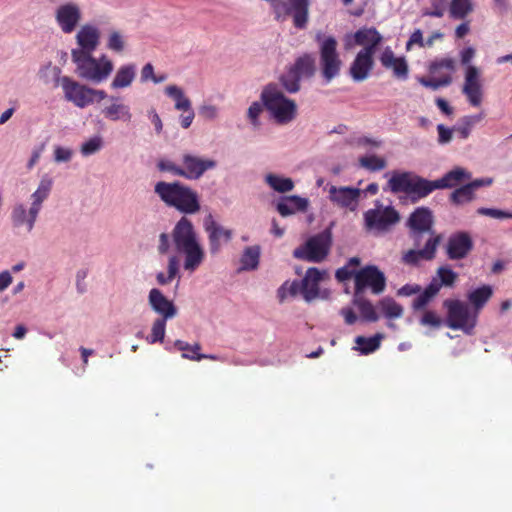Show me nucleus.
<instances>
[{"mask_svg": "<svg viewBox=\"0 0 512 512\" xmlns=\"http://www.w3.org/2000/svg\"><path fill=\"white\" fill-rule=\"evenodd\" d=\"M154 190L164 203L175 207L180 212L193 214L200 210L197 193L180 182L160 181L155 185Z\"/></svg>", "mask_w": 512, "mask_h": 512, "instance_id": "nucleus-1", "label": "nucleus"}, {"mask_svg": "<svg viewBox=\"0 0 512 512\" xmlns=\"http://www.w3.org/2000/svg\"><path fill=\"white\" fill-rule=\"evenodd\" d=\"M261 100L278 124H288L296 118L297 105L287 98L276 84H268L261 93Z\"/></svg>", "mask_w": 512, "mask_h": 512, "instance_id": "nucleus-2", "label": "nucleus"}, {"mask_svg": "<svg viewBox=\"0 0 512 512\" xmlns=\"http://www.w3.org/2000/svg\"><path fill=\"white\" fill-rule=\"evenodd\" d=\"M388 186L391 192L395 194L405 193L408 195L413 203L427 197L436 190L434 181L411 172L394 173L388 181Z\"/></svg>", "mask_w": 512, "mask_h": 512, "instance_id": "nucleus-3", "label": "nucleus"}, {"mask_svg": "<svg viewBox=\"0 0 512 512\" xmlns=\"http://www.w3.org/2000/svg\"><path fill=\"white\" fill-rule=\"evenodd\" d=\"M319 50V65L323 79L330 83L336 78L342 68V60L338 51V41L332 35L319 31L315 35Z\"/></svg>", "mask_w": 512, "mask_h": 512, "instance_id": "nucleus-4", "label": "nucleus"}, {"mask_svg": "<svg viewBox=\"0 0 512 512\" xmlns=\"http://www.w3.org/2000/svg\"><path fill=\"white\" fill-rule=\"evenodd\" d=\"M72 61L76 65V73L82 79L92 83L105 81L113 71L112 61L102 55L96 59L92 54L84 55L82 52L71 53Z\"/></svg>", "mask_w": 512, "mask_h": 512, "instance_id": "nucleus-5", "label": "nucleus"}, {"mask_svg": "<svg viewBox=\"0 0 512 512\" xmlns=\"http://www.w3.org/2000/svg\"><path fill=\"white\" fill-rule=\"evenodd\" d=\"M332 245V234L326 229L310 237L304 245L296 248L293 256L297 259L319 263L329 254Z\"/></svg>", "mask_w": 512, "mask_h": 512, "instance_id": "nucleus-6", "label": "nucleus"}, {"mask_svg": "<svg viewBox=\"0 0 512 512\" xmlns=\"http://www.w3.org/2000/svg\"><path fill=\"white\" fill-rule=\"evenodd\" d=\"M55 77V86H61L64 97L67 101L73 103L78 108H85L92 104L90 98V87L80 84L68 76H61V69L57 66L52 67Z\"/></svg>", "mask_w": 512, "mask_h": 512, "instance_id": "nucleus-7", "label": "nucleus"}, {"mask_svg": "<svg viewBox=\"0 0 512 512\" xmlns=\"http://www.w3.org/2000/svg\"><path fill=\"white\" fill-rule=\"evenodd\" d=\"M443 306L447 309L446 325L453 330L469 333L476 325V317L471 315L467 304L460 300L446 299Z\"/></svg>", "mask_w": 512, "mask_h": 512, "instance_id": "nucleus-8", "label": "nucleus"}, {"mask_svg": "<svg viewBox=\"0 0 512 512\" xmlns=\"http://www.w3.org/2000/svg\"><path fill=\"white\" fill-rule=\"evenodd\" d=\"M386 278L376 266L368 265L355 273V292L359 297L366 288H370L374 294H380L385 290Z\"/></svg>", "mask_w": 512, "mask_h": 512, "instance_id": "nucleus-9", "label": "nucleus"}, {"mask_svg": "<svg viewBox=\"0 0 512 512\" xmlns=\"http://www.w3.org/2000/svg\"><path fill=\"white\" fill-rule=\"evenodd\" d=\"M399 220L400 215L392 206L369 209L364 213V221L368 230L385 232L398 223Z\"/></svg>", "mask_w": 512, "mask_h": 512, "instance_id": "nucleus-10", "label": "nucleus"}, {"mask_svg": "<svg viewBox=\"0 0 512 512\" xmlns=\"http://www.w3.org/2000/svg\"><path fill=\"white\" fill-rule=\"evenodd\" d=\"M462 93L473 107H479L483 99L480 71L476 66L468 65L465 71Z\"/></svg>", "mask_w": 512, "mask_h": 512, "instance_id": "nucleus-11", "label": "nucleus"}, {"mask_svg": "<svg viewBox=\"0 0 512 512\" xmlns=\"http://www.w3.org/2000/svg\"><path fill=\"white\" fill-rule=\"evenodd\" d=\"M205 231L208 234L209 249L211 254H217L223 243H228L233 236L231 229H226L217 223L212 215H208L204 222Z\"/></svg>", "mask_w": 512, "mask_h": 512, "instance_id": "nucleus-12", "label": "nucleus"}, {"mask_svg": "<svg viewBox=\"0 0 512 512\" xmlns=\"http://www.w3.org/2000/svg\"><path fill=\"white\" fill-rule=\"evenodd\" d=\"M362 191L354 187H336L331 185L328 188L329 200L338 207L355 211Z\"/></svg>", "mask_w": 512, "mask_h": 512, "instance_id": "nucleus-13", "label": "nucleus"}, {"mask_svg": "<svg viewBox=\"0 0 512 512\" xmlns=\"http://www.w3.org/2000/svg\"><path fill=\"white\" fill-rule=\"evenodd\" d=\"M473 249V240L468 232L459 231L449 236L446 253L450 260L465 258Z\"/></svg>", "mask_w": 512, "mask_h": 512, "instance_id": "nucleus-14", "label": "nucleus"}, {"mask_svg": "<svg viewBox=\"0 0 512 512\" xmlns=\"http://www.w3.org/2000/svg\"><path fill=\"white\" fill-rule=\"evenodd\" d=\"M182 164L183 166L181 168L184 174H181V177L196 180L207 170L215 168L217 163L212 159H203L187 153L182 157Z\"/></svg>", "mask_w": 512, "mask_h": 512, "instance_id": "nucleus-15", "label": "nucleus"}, {"mask_svg": "<svg viewBox=\"0 0 512 512\" xmlns=\"http://www.w3.org/2000/svg\"><path fill=\"white\" fill-rule=\"evenodd\" d=\"M325 270H319L316 267L308 268L305 276L301 280V295L307 302H311L320 297L319 283L328 278Z\"/></svg>", "mask_w": 512, "mask_h": 512, "instance_id": "nucleus-16", "label": "nucleus"}, {"mask_svg": "<svg viewBox=\"0 0 512 512\" xmlns=\"http://www.w3.org/2000/svg\"><path fill=\"white\" fill-rule=\"evenodd\" d=\"M441 235L429 237L423 249H410L403 254L402 260L408 265H417L421 260L431 261L435 258L436 250L441 242Z\"/></svg>", "mask_w": 512, "mask_h": 512, "instance_id": "nucleus-17", "label": "nucleus"}, {"mask_svg": "<svg viewBox=\"0 0 512 512\" xmlns=\"http://www.w3.org/2000/svg\"><path fill=\"white\" fill-rule=\"evenodd\" d=\"M76 42L78 48L72 49L71 53L92 54L100 43L99 29L93 25H83L76 34Z\"/></svg>", "mask_w": 512, "mask_h": 512, "instance_id": "nucleus-18", "label": "nucleus"}, {"mask_svg": "<svg viewBox=\"0 0 512 512\" xmlns=\"http://www.w3.org/2000/svg\"><path fill=\"white\" fill-rule=\"evenodd\" d=\"M81 20V11L77 4L67 3L61 5L56 10V21L61 30L66 33H72Z\"/></svg>", "mask_w": 512, "mask_h": 512, "instance_id": "nucleus-19", "label": "nucleus"}, {"mask_svg": "<svg viewBox=\"0 0 512 512\" xmlns=\"http://www.w3.org/2000/svg\"><path fill=\"white\" fill-rule=\"evenodd\" d=\"M381 65L393 72V76L406 80L409 75V66L404 56H396L390 47H386L379 57Z\"/></svg>", "mask_w": 512, "mask_h": 512, "instance_id": "nucleus-20", "label": "nucleus"}, {"mask_svg": "<svg viewBox=\"0 0 512 512\" xmlns=\"http://www.w3.org/2000/svg\"><path fill=\"white\" fill-rule=\"evenodd\" d=\"M172 238L176 249L199 243L194 226L186 217H182L177 222L172 232Z\"/></svg>", "mask_w": 512, "mask_h": 512, "instance_id": "nucleus-21", "label": "nucleus"}, {"mask_svg": "<svg viewBox=\"0 0 512 512\" xmlns=\"http://www.w3.org/2000/svg\"><path fill=\"white\" fill-rule=\"evenodd\" d=\"M148 302L152 310L163 319H172L177 315V308L174 303L157 288L150 290Z\"/></svg>", "mask_w": 512, "mask_h": 512, "instance_id": "nucleus-22", "label": "nucleus"}, {"mask_svg": "<svg viewBox=\"0 0 512 512\" xmlns=\"http://www.w3.org/2000/svg\"><path fill=\"white\" fill-rule=\"evenodd\" d=\"M434 218L432 211L428 207L416 208L407 219L409 230L427 231L429 237L437 235L433 230Z\"/></svg>", "mask_w": 512, "mask_h": 512, "instance_id": "nucleus-23", "label": "nucleus"}, {"mask_svg": "<svg viewBox=\"0 0 512 512\" xmlns=\"http://www.w3.org/2000/svg\"><path fill=\"white\" fill-rule=\"evenodd\" d=\"M52 181L49 179L41 180L37 190L32 194V205L29 209V218L27 220V230L30 232L35 224L38 213L41 209L43 201L49 196Z\"/></svg>", "mask_w": 512, "mask_h": 512, "instance_id": "nucleus-24", "label": "nucleus"}, {"mask_svg": "<svg viewBox=\"0 0 512 512\" xmlns=\"http://www.w3.org/2000/svg\"><path fill=\"white\" fill-rule=\"evenodd\" d=\"M184 256L183 267L189 272H194L204 261L205 252L200 243L176 249Z\"/></svg>", "mask_w": 512, "mask_h": 512, "instance_id": "nucleus-25", "label": "nucleus"}, {"mask_svg": "<svg viewBox=\"0 0 512 512\" xmlns=\"http://www.w3.org/2000/svg\"><path fill=\"white\" fill-rule=\"evenodd\" d=\"M309 201L298 195L283 197L276 205L278 213L282 217H287L296 212H305L308 208Z\"/></svg>", "mask_w": 512, "mask_h": 512, "instance_id": "nucleus-26", "label": "nucleus"}, {"mask_svg": "<svg viewBox=\"0 0 512 512\" xmlns=\"http://www.w3.org/2000/svg\"><path fill=\"white\" fill-rule=\"evenodd\" d=\"M471 179V173L462 167H455L448 171L440 179L434 180L436 189H447L458 186Z\"/></svg>", "mask_w": 512, "mask_h": 512, "instance_id": "nucleus-27", "label": "nucleus"}, {"mask_svg": "<svg viewBox=\"0 0 512 512\" xmlns=\"http://www.w3.org/2000/svg\"><path fill=\"white\" fill-rule=\"evenodd\" d=\"M293 24L298 29H304L308 22L310 0H288Z\"/></svg>", "mask_w": 512, "mask_h": 512, "instance_id": "nucleus-28", "label": "nucleus"}, {"mask_svg": "<svg viewBox=\"0 0 512 512\" xmlns=\"http://www.w3.org/2000/svg\"><path fill=\"white\" fill-rule=\"evenodd\" d=\"M111 104L102 110L105 118L112 121H130L132 114L128 105L120 102L119 97L111 96Z\"/></svg>", "mask_w": 512, "mask_h": 512, "instance_id": "nucleus-29", "label": "nucleus"}, {"mask_svg": "<svg viewBox=\"0 0 512 512\" xmlns=\"http://www.w3.org/2000/svg\"><path fill=\"white\" fill-rule=\"evenodd\" d=\"M136 77V65L133 63L125 64L119 67L115 76L110 84L114 90L124 89L129 87Z\"/></svg>", "mask_w": 512, "mask_h": 512, "instance_id": "nucleus-30", "label": "nucleus"}, {"mask_svg": "<svg viewBox=\"0 0 512 512\" xmlns=\"http://www.w3.org/2000/svg\"><path fill=\"white\" fill-rule=\"evenodd\" d=\"M373 66V59H368L362 56V54L357 53L354 61L350 66V75L355 81H363L369 76Z\"/></svg>", "mask_w": 512, "mask_h": 512, "instance_id": "nucleus-31", "label": "nucleus"}, {"mask_svg": "<svg viewBox=\"0 0 512 512\" xmlns=\"http://www.w3.org/2000/svg\"><path fill=\"white\" fill-rule=\"evenodd\" d=\"M290 68L295 71L300 78H311L316 71L315 58L310 53H304L296 58Z\"/></svg>", "mask_w": 512, "mask_h": 512, "instance_id": "nucleus-32", "label": "nucleus"}, {"mask_svg": "<svg viewBox=\"0 0 512 512\" xmlns=\"http://www.w3.org/2000/svg\"><path fill=\"white\" fill-rule=\"evenodd\" d=\"M492 295L493 289L490 285H483L468 293L467 299L472 305L476 315L486 305Z\"/></svg>", "mask_w": 512, "mask_h": 512, "instance_id": "nucleus-33", "label": "nucleus"}, {"mask_svg": "<svg viewBox=\"0 0 512 512\" xmlns=\"http://www.w3.org/2000/svg\"><path fill=\"white\" fill-rule=\"evenodd\" d=\"M354 40L357 45H367L373 43L379 45L383 37L374 27H363L358 29L354 34Z\"/></svg>", "mask_w": 512, "mask_h": 512, "instance_id": "nucleus-34", "label": "nucleus"}, {"mask_svg": "<svg viewBox=\"0 0 512 512\" xmlns=\"http://www.w3.org/2000/svg\"><path fill=\"white\" fill-rule=\"evenodd\" d=\"M174 345L180 351H186V349H191L193 351V355H190L187 353H182V357L185 359H189L192 361H201L203 359H211V360L218 359V357L216 355H208V354L200 353L201 345L199 343L190 345L189 343H187L185 341L176 340Z\"/></svg>", "mask_w": 512, "mask_h": 512, "instance_id": "nucleus-35", "label": "nucleus"}, {"mask_svg": "<svg viewBox=\"0 0 512 512\" xmlns=\"http://www.w3.org/2000/svg\"><path fill=\"white\" fill-rule=\"evenodd\" d=\"M430 74L433 76H440L441 74H452L456 70V62L452 58H439L430 62L428 66Z\"/></svg>", "mask_w": 512, "mask_h": 512, "instance_id": "nucleus-36", "label": "nucleus"}, {"mask_svg": "<svg viewBox=\"0 0 512 512\" xmlns=\"http://www.w3.org/2000/svg\"><path fill=\"white\" fill-rule=\"evenodd\" d=\"M353 304L358 308L361 318L367 322H376L379 319L373 304L366 300L363 295H354Z\"/></svg>", "mask_w": 512, "mask_h": 512, "instance_id": "nucleus-37", "label": "nucleus"}, {"mask_svg": "<svg viewBox=\"0 0 512 512\" xmlns=\"http://www.w3.org/2000/svg\"><path fill=\"white\" fill-rule=\"evenodd\" d=\"M439 293V287L436 282H430L429 285L414 299L412 308L415 311L423 310L429 302Z\"/></svg>", "mask_w": 512, "mask_h": 512, "instance_id": "nucleus-38", "label": "nucleus"}, {"mask_svg": "<svg viewBox=\"0 0 512 512\" xmlns=\"http://www.w3.org/2000/svg\"><path fill=\"white\" fill-rule=\"evenodd\" d=\"M259 259L260 247L258 245L246 247L241 256V269L255 270L259 265Z\"/></svg>", "mask_w": 512, "mask_h": 512, "instance_id": "nucleus-39", "label": "nucleus"}, {"mask_svg": "<svg viewBox=\"0 0 512 512\" xmlns=\"http://www.w3.org/2000/svg\"><path fill=\"white\" fill-rule=\"evenodd\" d=\"M473 11L472 0H451L449 14L453 19H464Z\"/></svg>", "mask_w": 512, "mask_h": 512, "instance_id": "nucleus-40", "label": "nucleus"}, {"mask_svg": "<svg viewBox=\"0 0 512 512\" xmlns=\"http://www.w3.org/2000/svg\"><path fill=\"white\" fill-rule=\"evenodd\" d=\"M166 94L175 101L177 110L187 111L191 108V101L184 95L183 90L176 85H169L165 88Z\"/></svg>", "mask_w": 512, "mask_h": 512, "instance_id": "nucleus-41", "label": "nucleus"}, {"mask_svg": "<svg viewBox=\"0 0 512 512\" xmlns=\"http://www.w3.org/2000/svg\"><path fill=\"white\" fill-rule=\"evenodd\" d=\"M265 180L273 190L279 193H286L294 188V182L291 178L268 174L266 175Z\"/></svg>", "mask_w": 512, "mask_h": 512, "instance_id": "nucleus-42", "label": "nucleus"}, {"mask_svg": "<svg viewBox=\"0 0 512 512\" xmlns=\"http://www.w3.org/2000/svg\"><path fill=\"white\" fill-rule=\"evenodd\" d=\"M436 274L437 276L433 277L431 282H436L439 290L442 286L452 287L458 278V274L447 266L439 267Z\"/></svg>", "mask_w": 512, "mask_h": 512, "instance_id": "nucleus-43", "label": "nucleus"}, {"mask_svg": "<svg viewBox=\"0 0 512 512\" xmlns=\"http://www.w3.org/2000/svg\"><path fill=\"white\" fill-rule=\"evenodd\" d=\"M378 305L386 318H400L403 315V307L393 298H383Z\"/></svg>", "mask_w": 512, "mask_h": 512, "instance_id": "nucleus-44", "label": "nucleus"}, {"mask_svg": "<svg viewBox=\"0 0 512 512\" xmlns=\"http://www.w3.org/2000/svg\"><path fill=\"white\" fill-rule=\"evenodd\" d=\"M301 79L302 78L289 67V69L280 76L279 81L288 93H296L300 90Z\"/></svg>", "mask_w": 512, "mask_h": 512, "instance_id": "nucleus-45", "label": "nucleus"}, {"mask_svg": "<svg viewBox=\"0 0 512 512\" xmlns=\"http://www.w3.org/2000/svg\"><path fill=\"white\" fill-rule=\"evenodd\" d=\"M382 335L376 334L372 337L357 336L355 343L359 346L362 354L367 355L376 351L381 343Z\"/></svg>", "mask_w": 512, "mask_h": 512, "instance_id": "nucleus-46", "label": "nucleus"}, {"mask_svg": "<svg viewBox=\"0 0 512 512\" xmlns=\"http://www.w3.org/2000/svg\"><path fill=\"white\" fill-rule=\"evenodd\" d=\"M452 76L449 74H441L440 76L432 77V78H426V77H420L418 78V81L421 85H423L426 88H430L432 90H437L440 87H446L449 86L452 83Z\"/></svg>", "mask_w": 512, "mask_h": 512, "instance_id": "nucleus-47", "label": "nucleus"}, {"mask_svg": "<svg viewBox=\"0 0 512 512\" xmlns=\"http://www.w3.org/2000/svg\"><path fill=\"white\" fill-rule=\"evenodd\" d=\"M474 199V193L467 184L456 188L450 195V201L455 205L470 202Z\"/></svg>", "mask_w": 512, "mask_h": 512, "instance_id": "nucleus-48", "label": "nucleus"}, {"mask_svg": "<svg viewBox=\"0 0 512 512\" xmlns=\"http://www.w3.org/2000/svg\"><path fill=\"white\" fill-rule=\"evenodd\" d=\"M361 167L369 171H380L386 167V161L376 155L364 156L359 159Z\"/></svg>", "mask_w": 512, "mask_h": 512, "instance_id": "nucleus-49", "label": "nucleus"}, {"mask_svg": "<svg viewBox=\"0 0 512 512\" xmlns=\"http://www.w3.org/2000/svg\"><path fill=\"white\" fill-rule=\"evenodd\" d=\"M166 321H167V319H163V318H157L154 321V323L152 325V329H151V334L148 337V341L150 343L163 341L164 336H165Z\"/></svg>", "mask_w": 512, "mask_h": 512, "instance_id": "nucleus-50", "label": "nucleus"}, {"mask_svg": "<svg viewBox=\"0 0 512 512\" xmlns=\"http://www.w3.org/2000/svg\"><path fill=\"white\" fill-rule=\"evenodd\" d=\"M270 3L273 12L275 14V18L277 20H285L290 15L288 1L285 2L283 0H266Z\"/></svg>", "mask_w": 512, "mask_h": 512, "instance_id": "nucleus-51", "label": "nucleus"}, {"mask_svg": "<svg viewBox=\"0 0 512 512\" xmlns=\"http://www.w3.org/2000/svg\"><path fill=\"white\" fill-rule=\"evenodd\" d=\"M103 146V140L100 136L90 138L82 144L81 153L83 156H89L99 151Z\"/></svg>", "mask_w": 512, "mask_h": 512, "instance_id": "nucleus-52", "label": "nucleus"}, {"mask_svg": "<svg viewBox=\"0 0 512 512\" xmlns=\"http://www.w3.org/2000/svg\"><path fill=\"white\" fill-rule=\"evenodd\" d=\"M448 5V0H431V8L426 9L423 15L441 18L444 16Z\"/></svg>", "mask_w": 512, "mask_h": 512, "instance_id": "nucleus-53", "label": "nucleus"}, {"mask_svg": "<svg viewBox=\"0 0 512 512\" xmlns=\"http://www.w3.org/2000/svg\"><path fill=\"white\" fill-rule=\"evenodd\" d=\"M443 321L441 317L432 310H426L420 319V324L423 326H429L433 328L441 327Z\"/></svg>", "mask_w": 512, "mask_h": 512, "instance_id": "nucleus-54", "label": "nucleus"}, {"mask_svg": "<svg viewBox=\"0 0 512 512\" xmlns=\"http://www.w3.org/2000/svg\"><path fill=\"white\" fill-rule=\"evenodd\" d=\"M477 214L495 219H512V212L503 211L496 208L481 207L477 209Z\"/></svg>", "mask_w": 512, "mask_h": 512, "instance_id": "nucleus-55", "label": "nucleus"}, {"mask_svg": "<svg viewBox=\"0 0 512 512\" xmlns=\"http://www.w3.org/2000/svg\"><path fill=\"white\" fill-rule=\"evenodd\" d=\"M11 218H12L14 226H16V227L22 226L24 224L27 225V220L29 218V215L27 216L26 209H25L24 205H22V204L16 205L13 208Z\"/></svg>", "mask_w": 512, "mask_h": 512, "instance_id": "nucleus-56", "label": "nucleus"}, {"mask_svg": "<svg viewBox=\"0 0 512 512\" xmlns=\"http://www.w3.org/2000/svg\"><path fill=\"white\" fill-rule=\"evenodd\" d=\"M107 47L116 52H121L124 49V40L119 32L114 31L110 34Z\"/></svg>", "mask_w": 512, "mask_h": 512, "instance_id": "nucleus-57", "label": "nucleus"}, {"mask_svg": "<svg viewBox=\"0 0 512 512\" xmlns=\"http://www.w3.org/2000/svg\"><path fill=\"white\" fill-rule=\"evenodd\" d=\"M157 167L160 171H168L176 176H181V174H184L180 166H177L175 163L169 160L159 161Z\"/></svg>", "mask_w": 512, "mask_h": 512, "instance_id": "nucleus-58", "label": "nucleus"}, {"mask_svg": "<svg viewBox=\"0 0 512 512\" xmlns=\"http://www.w3.org/2000/svg\"><path fill=\"white\" fill-rule=\"evenodd\" d=\"M438 131V142L440 144H446L451 141L453 131L450 128L445 127L443 124L437 126Z\"/></svg>", "mask_w": 512, "mask_h": 512, "instance_id": "nucleus-59", "label": "nucleus"}, {"mask_svg": "<svg viewBox=\"0 0 512 512\" xmlns=\"http://www.w3.org/2000/svg\"><path fill=\"white\" fill-rule=\"evenodd\" d=\"M262 112V106L258 102H253L248 108V118L254 126H258V117Z\"/></svg>", "mask_w": 512, "mask_h": 512, "instance_id": "nucleus-60", "label": "nucleus"}, {"mask_svg": "<svg viewBox=\"0 0 512 512\" xmlns=\"http://www.w3.org/2000/svg\"><path fill=\"white\" fill-rule=\"evenodd\" d=\"M355 271L351 270L348 265H345L336 270L335 277L339 282H344L350 278H355Z\"/></svg>", "mask_w": 512, "mask_h": 512, "instance_id": "nucleus-61", "label": "nucleus"}, {"mask_svg": "<svg viewBox=\"0 0 512 512\" xmlns=\"http://www.w3.org/2000/svg\"><path fill=\"white\" fill-rule=\"evenodd\" d=\"M199 115L204 119L212 120L218 115L217 107L214 105H203L199 109Z\"/></svg>", "mask_w": 512, "mask_h": 512, "instance_id": "nucleus-62", "label": "nucleus"}, {"mask_svg": "<svg viewBox=\"0 0 512 512\" xmlns=\"http://www.w3.org/2000/svg\"><path fill=\"white\" fill-rule=\"evenodd\" d=\"M420 291L421 286L418 284H405L398 290L397 294L399 296H411L420 293Z\"/></svg>", "mask_w": 512, "mask_h": 512, "instance_id": "nucleus-63", "label": "nucleus"}, {"mask_svg": "<svg viewBox=\"0 0 512 512\" xmlns=\"http://www.w3.org/2000/svg\"><path fill=\"white\" fill-rule=\"evenodd\" d=\"M72 152L69 149L63 147H56L54 151V158L57 162H67L71 159Z\"/></svg>", "mask_w": 512, "mask_h": 512, "instance_id": "nucleus-64", "label": "nucleus"}]
</instances>
